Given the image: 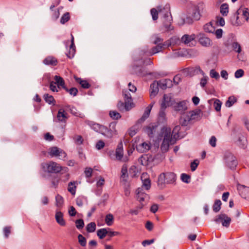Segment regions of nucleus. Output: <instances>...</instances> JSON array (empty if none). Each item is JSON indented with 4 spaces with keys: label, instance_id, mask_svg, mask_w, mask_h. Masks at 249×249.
Instances as JSON below:
<instances>
[{
    "label": "nucleus",
    "instance_id": "nucleus-7",
    "mask_svg": "<svg viewBox=\"0 0 249 249\" xmlns=\"http://www.w3.org/2000/svg\"><path fill=\"white\" fill-rule=\"evenodd\" d=\"M171 45V42L169 40L164 42L163 43L157 44L155 47L151 48L148 52V55H152L156 53L161 52L162 50L169 47Z\"/></svg>",
    "mask_w": 249,
    "mask_h": 249
},
{
    "label": "nucleus",
    "instance_id": "nucleus-55",
    "mask_svg": "<svg viewBox=\"0 0 249 249\" xmlns=\"http://www.w3.org/2000/svg\"><path fill=\"white\" fill-rule=\"evenodd\" d=\"M232 48L233 50L235 51L236 52H237L238 53H240L241 51V47L240 44L237 42H233L232 43Z\"/></svg>",
    "mask_w": 249,
    "mask_h": 249
},
{
    "label": "nucleus",
    "instance_id": "nucleus-4",
    "mask_svg": "<svg viewBox=\"0 0 249 249\" xmlns=\"http://www.w3.org/2000/svg\"><path fill=\"white\" fill-rule=\"evenodd\" d=\"M41 167L44 172L48 173L57 174L62 170V167L58 163L53 161L43 162Z\"/></svg>",
    "mask_w": 249,
    "mask_h": 249
},
{
    "label": "nucleus",
    "instance_id": "nucleus-12",
    "mask_svg": "<svg viewBox=\"0 0 249 249\" xmlns=\"http://www.w3.org/2000/svg\"><path fill=\"white\" fill-rule=\"evenodd\" d=\"M124 101H125V107L127 109H131L133 107V103L131 94L127 90L123 91Z\"/></svg>",
    "mask_w": 249,
    "mask_h": 249
},
{
    "label": "nucleus",
    "instance_id": "nucleus-24",
    "mask_svg": "<svg viewBox=\"0 0 249 249\" xmlns=\"http://www.w3.org/2000/svg\"><path fill=\"white\" fill-rule=\"evenodd\" d=\"M43 63L47 65L55 66L58 64L57 60L56 58L52 56H48L43 60Z\"/></svg>",
    "mask_w": 249,
    "mask_h": 249
},
{
    "label": "nucleus",
    "instance_id": "nucleus-26",
    "mask_svg": "<svg viewBox=\"0 0 249 249\" xmlns=\"http://www.w3.org/2000/svg\"><path fill=\"white\" fill-rule=\"evenodd\" d=\"M67 113L65 112L64 109L60 108L59 109L57 114V119L59 122H66L68 117Z\"/></svg>",
    "mask_w": 249,
    "mask_h": 249
},
{
    "label": "nucleus",
    "instance_id": "nucleus-5",
    "mask_svg": "<svg viewBox=\"0 0 249 249\" xmlns=\"http://www.w3.org/2000/svg\"><path fill=\"white\" fill-rule=\"evenodd\" d=\"M176 179V175L172 172H167L166 173H161L159 176L158 183L159 185L163 184L173 183Z\"/></svg>",
    "mask_w": 249,
    "mask_h": 249
},
{
    "label": "nucleus",
    "instance_id": "nucleus-64",
    "mask_svg": "<svg viewBox=\"0 0 249 249\" xmlns=\"http://www.w3.org/2000/svg\"><path fill=\"white\" fill-rule=\"evenodd\" d=\"M244 71L242 69H239L235 71L234 76L236 78H238L242 77L244 75Z\"/></svg>",
    "mask_w": 249,
    "mask_h": 249
},
{
    "label": "nucleus",
    "instance_id": "nucleus-62",
    "mask_svg": "<svg viewBox=\"0 0 249 249\" xmlns=\"http://www.w3.org/2000/svg\"><path fill=\"white\" fill-rule=\"evenodd\" d=\"M210 75L212 78H214L216 79H218L219 78V73L213 69L211 70Z\"/></svg>",
    "mask_w": 249,
    "mask_h": 249
},
{
    "label": "nucleus",
    "instance_id": "nucleus-2",
    "mask_svg": "<svg viewBox=\"0 0 249 249\" xmlns=\"http://www.w3.org/2000/svg\"><path fill=\"white\" fill-rule=\"evenodd\" d=\"M200 110L196 109L186 112L180 118L179 122L182 126H187L193 120H198L200 117Z\"/></svg>",
    "mask_w": 249,
    "mask_h": 249
},
{
    "label": "nucleus",
    "instance_id": "nucleus-3",
    "mask_svg": "<svg viewBox=\"0 0 249 249\" xmlns=\"http://www.w3.org/2000/svg\"><path fill=\"white\" fill-rule=\"evenodd\" d=\"M87 124L94 131L101 133L108 138H112L113 136V132L107 128V127L101 125L92 121H88Z\"/></svg>",
    "mask_w": 249,
    "mask_h": 249
},
{
    "label": "nucleus",
    "instance_id": "nucleus-42",
    "mask_svg": "<svg viewBox=\"0 0 249 249\" xmlns=\"http://www.w3.org/2000/svg\"><path fill=\"white\" fill-rule=\"evenodd\" d=\"M55 204L58 208H61L64 203V199L62 196L59 195H57L55 196Z\"/></svg>",
    "mask_w": 249,
    "mask_h": 249
},
{
    "label": "nucleus",
    "instance_id": "nucleus-60",
    "mask_svg": "<svg viewBox=\"0 0 249 249\" xmlns=\"http://www.w3.org/2000/svg\"><path fill=\"white\" fill-rule=\"evenodd\" d=\"M138 61H140L139 64L140 63L141 66L150 65L152 63V61L150 58H146L144 60H140Z\"/></svg>",
    "mask_w": 249,
    "mask_h": 249
},
{
    "label": "nucleus",
    "instance_id": "nucleus-33",
    "mask_svg": "<svg viewBox=\"0 0 249 249\" xmlns=\"http://www.w3.org/2000/svg\"><path fill=\"white\" fill-rule=\"evenodd\" d=\"M229 5L226 3H223L220 7V12L223 16H227L229 13Z\"/></svg>",
    "mask_w": 249,
    "mask_h": 249
},
{
    "label": "nucleus",
    "instance_id": "nucleus-23",
    "mask_svg": "<svg viewBox=\"0 0 249 249\" xmlns=\"http://www.w3.org/2000/svg\"><path fill=\"white\" fill-rule=\"evenodd\" d=\"M198 41L201 45L205 47H208L212 44V40L204 35H200Z\"/></svg>",
    "mask_w": 249,
    "mask_h": 249
},
{
    "label": "nucleus",
    "instance_id": "nucleus-9",
    "mask_svg": "<svg viewBox=\"0 0 249 249\" xmlns=\"http://www.w3.org/2000/svg\"><path fill=\"white\" fill-rule=\"evenodd\" d=\"M214 221L217 223H221L223 226L228 227L231 223V219L227 214L221 213L215 217Z\"/></svg>",
    "mask_w": 249,
    "mask_h": 249
},
{
    "label": "nucleus",
    "instance_id": "nucleus-21",
    "mask_svg": "<svg viewBox=\"0 0 249 249\" xmlns=\"http://www.w3.org/2000/svg\"><path fill=\"white\" fill-rule=\"evenodd\" d=\"M151 147L149 142H143L136 145V149L140 153H144L148 151Z\"/></svg>",
    "mask_w": 249,
    "mask_h": 249
},
{
    "label": "nucleus",
    "instance_id": "nucleus-63",
    "mask_svg": "<svg viewBox=\"0 0 249 249\" xmlns=\"http://www.w3.org/2000/svg\"><path fill=\"white\" fill-rule=\"evenodd\" d=\"M181 178L183 182L188 183L190 182V177L187 174H182L181 175Z\"/></svg>",
    "mask_w": 249,
    "mask_h": 249
},
{
    "label": "nucleus",
    "instance_id": "nucleus-17",
    "mask_svg": "<svg viewBox=\"0 0 249 249\" xmlns=\"http://www.w3.org/2000/svg\"><path fill=\"white\" fill-rule=\"evenodd\" d=\"M174 108L177 111L183 112L187 109V103L185 101L177 103L174 105Z\"/></svg>",
    "mask_w": 249,
    "mask_h": 249
},
{
    "label": "nucleus",
    "instance_id": "nucleus-16",
    "mask_svg": "<svg viewBox=\"0 0 249 249\" xmlns=\"http://www.w3.org/2000/svg\"><path fill=\"white\" fill-rule=\"evenodd\" d=\"M172 104V99L171 97L168 95L164 94L160 105L161 109L163 110L166 107L171 106Z\"/></svg>",
    "mask_w": 249,
    "mask_h": 249
},
{
    "label": "nucleus",
    "instance_id": "nucleus-38",
    "mask_svg": "<svg viewBox=\"0 0 249 249\" xmlns=\"http://www.w3.org/2000/svg\"><path fill=\"white\" fill-rule=\"evenodd\" d=\"M236 98L233 96H231L229 97L228 100L226 102L225 106L226 107H230L236 102Z\"/></svg>",
    "mask_w": 249,
    "mask_h": 249
},
{
    "label": "nucleus",
    "instance_id": "nucleus-50",
    "mask_svg": "<svg viewBox=\"0 0 249 249\" xmlns=\"http://www.w3.org/2000/svg\"><path fill=\"white\" fill-rule=\"evenodd\" d=\"M64 89L71 95L73 96H75L78 93V89L75 88H71L70 89H69L68 88L66 87Z\"/></svg>",
    "mask_w": 249,
    "mask_h": 249
},
{
    "label": "nucleus",
    "instance_id": "nucleus-47",
    "mask_svg": "<svg viewBox=\"0 0 249 249\" xmlns=\"http://www.w3.org/2000/svg\"><path fill=\"white\" fill-rule=\"evenodd\" d=\"M221 105L222 102L219 99H214L213 107L216 111H220Z\"/></svg>",
    "mask_w": 249,
    "mask_h": 249
},
{
    "label": "nucleus",
    "instance_id": "nucleus-11",
    "mask_svg": "<svg viewBox=\"0 0 249 249\" xmlns=\"http://www.w3.org/2000/svg\"><path fill=\"white\" fill-rule=\"evenodd\" d=\"M136 193L137 198L138 200L141 203V206L140 207V208L141 209L143 206L142 202L144 201L145 200L148 199L149 198V196L147 194L143 192V189L142 188H138L136 191Z\"/></svg>",
    "mask_w": 249,
    "mask_h": 249
},
{
    "label": "nucleus",
    "instance_id": "nucleus-52",
    "mask_svg": "<svg viewBox=\"0 0 249 249\" xmlns=\"http://www.w3.org/2000/svg\"><path fill=\"white\" fill-rule=\"evenodd\" d=\"M78 242L80 245L82 247H85L86 245L87 241L85 237L81 234H79L78 236Z\"/></svg>",
    "mask_w": 249,
    "mask_h": 249
},
{
    "label": "nucleus",
    "instance_id": "nucleus-25",
    "mask_svg": "<svg viewBox=\"0 0 249 249\" xmlns=\"http://www.w3.org/2000/svg\"><path fill=\"white\" fill-rule=\"evenodd\" d=\"M160 87L163 89L171 88L173 86V81L169 79H165L159 82Z\"/></svg>",
    "mask_w": 249,
    "mask_h": 249
},
{
    "label": "nucleus",
    "instance_id": "nucleus-10",
    "mask_svg": "<svg viewBox=\"0 0 249 249\" xmlns=\"http://www.w3.org/2000/svg\"><path fill=\"white\" fill-rule=\"evenodd\" d=\"M49 153L52 157L59 156L61 158H65L67 155L65 152L62 150H60L56 146L50 148L49 150Z\"/></svg>",
    "mask_w": 249,
    "mask_h": 249
},
{
    "label": "nucleus",
    "instance_id": "nucleus-35",
    "mask_svg": "<svg viewBox=\"0 0 249 249\" xmlns=\"http://www.w3.org/2000/svg\"><path fill=\"white\" fill-rule=\"evenodd\" d=\"M204 30L208 33H213L214 32V27L212 22H210L204 25Z\"/></svg>",
    "mask_w": 249,
    "mask_h": 249
},
{
    "label": "nucleus",
    "instance_id": "nucleus-43",
    "mask_svg": "<svg viewBox=\"0 0 249 249\" xmlns=\"http://www.w3.org/2000/svg\"><path fill=\"white\" fill-rule=\"evenodd\" d=\"M158 10L155 8H152L151 10V14L154 20H156L158 19V15L160 14L159 11L160 10L162 9V8H160V7H158Z\"/></svg>",
    "mask_w": 249,
    "mask_h": 249
},
{
    "label": "nucleus",
    "instance_id": "nucleus-41",
    "mask_svg": "<svg viewBox=\"0 0 249 249\" xmlns=\"http://www.w3.org/2000/svg\"><path fill=\"white\" fill-rule=\"evenodd\" d=\"M221 204L222 203L220 200H216L213 206V211L215 213L219 212L221 209Z\"/></svg>",
    "mask_w": 249,
    "mask_h": 249
},
{
    "label": "nucleus",
    "instance_id": "nucleus-49",
    "mask_svg": "<svg viewBox=\"0 0 249 249\" xmlns=\"http://www.w3.org/2000/svg\"><path fill=\"white\" fill-rule=\"evenodd\" d=\"M215 23L217 26H223L225 23L224 18L220 16L216 17Z\"/></svg>",
    "mask_w": 249,
    "mask_h": 249
},
{
    "label": "nucleus",
    "instance_id": "nucleus-13",
    "mask_svg": "<svg viewBox=\"0 0 249 249\" xmlns=\"http://www.w3.org/2000/svg\"><path fill=\"white\" fill-rule=\"evenodd\" d=\"M237 15H240L241 18L244 21H248L249 19V11L248 8L245 7H240L237 11Z\"/></svg>",
    "mask_w": 249,
    "mask_h": 249
},
{
    "label": "nucleus",
    "instance_id": "nucleus-27",
    "mask_svg": "<svg viewBox=\"0 0 249 249\" xmlns=\"http://www.w3.org/2000/svg\"><path fill=\"white\" fill-rule=\"evenodd\" d=\"M153 106V104L151 103L146 108L142 117L139 120H138V123H142L146 119H147L149 117Z\"/></svg>",
    "mask_w": 249,
    "mask_h": 249
},
{
    "label": "nucleus",
    "instance_id": "nucleus-56",
    "mask_svg": "<svg viewBox=\"0 0 249 249\" xmlns=\"http://www.w3.org/2000/svg\"><path fill=\"white\" fill-rule=\"evenodd\" d=\"M117 107L119 109L120 111H123L124 109L128 111L130 109H127L125 107V101L124 102V103L122 101H119L117 104Z\"/></svg>",
    "mask_w": 249,
    "mask_h": 249
},
{
    "label": "nucleus",
    "instance_id": "nucleus-48",
    "mask_svg": "<svg viewBox=\"0 0 249 249\" xmlns=\"http://www.w3.org/2000/svg\"><path fill=\"white\" fill-rule=\"evenodd\" d=\"M192 16L194 20H197L200 19V14L198 8H195L193 10Z\"/></svg>",
    "mask_w": 249,
    "mask_h": 249
},
{
    "label": "nucleus",
    "instance_id": "nucleus-54",
    "mask_svg": "<svg viewBox=\"0 0 249 249\" xmlns=\"http://www.w3.org/2000/svg\"><path fill=\"white\" fill-rule=\"evenodd\" d=\"M121 178H125L127 177V166L126 164L123 165L121 169Z\"/></svg>",
    "mask_w": 249,
    "mask_h": 249
},
{
    "label": "nucleus",
    "instance_id": "nucleus-31",
    "mask_svg": "<svg viewBox=\"0 0 249 249\" xmlns=\"http://www.w3.org/2000/svg\"><path fill=\"white\" fill-rule=\"evenodd\" d=\"M156 126L149 125L143 128L144 131L148 135L149 137H153L154 133L155 131Z\"/></svg>",
    "mask_w": 249,
    "mask_h": 249
},
{
    "label": "nucleus",
    "instance_id": "nucleus-14",
    "mask_svg": "<svg viewBox=\"0 0 249 249\" xmlns=\"http://www.w3.org/2000/svg\"><path fill=\"white\" fill-rule=\"evenodd\" d=\"M124 155V150L122 142L121 141L118 144L115 151V159L121 160Z\"/></svg>",
    "mask_w": 249,
    "mask_h": 249
},
{
    "label": "nucleus",
    "instance_id": "nucleus-45",
    "mask_svg": "<svg viewBox=\"0 0 249 249\" xmlns=\"http://www.w3.org/2000/svg\"><path fill=\"white\" fill-rule=\"evenodd\" d=\"M96 230V224L92 222L88 224L86 226V230L88 232H93Z\"/></svg>",
    "mask_w": 249,
    "mask_h": 249
},
{
    "label": "nucleus",
    "instance_id": "nucleus-6",
    "mask_svg": "<svg viewBox=\"0 0 249 249\" xmlns=\"http://www.w3.org/2000/svg\"><path fill=\"white\" fill-rule=\"evenodd\" d=\"M175 141L172 139L171 136L170 130H166L164 133V138L162 143L161 145V149L162 151L166 152L169 148L170 144H173Z\"/></svg>",
    "mask_w": 249,
    "mask_h": 249
},
{
    "label": "nucleus",
    "instance_id": "nucleus-53",
    "mask_svg": "<svg viewBox=\"0 0 249 249\" xmlns=\"http://www.w3.org/2000/svg\"><path fill=\"white\" fill-rule=\"evenodd\" d=\"M142 187H144L146 190H149L151 187V181L149 178H145L143 180Z\"/></svg>",
    "mask_w": 249,
    "mask_h": 249
},
{
    "label": "nucleus",
    "instance_id": "nucleus-51",
    "mask_svg": "<svg viewBox=\"0 0 249 249\" xmlns=\"http://www.w3.org/2000/svg\"><path fill=\"white\" fill-rule=\"evenodd\" d=\"M70 19V15L69 13L67 12L65 13L61 17L60 22L62 24H65Z\"/></svg>",
    "mask_w": 249,
    "mask_h": 249
},
{
    "label": "nucleus",
    "instance_id": "nucleus-57",
    "mask_svg": "<svg viewBox=\"0 0 249 249\" xmlns=\"http://www.w3.org/2000/svg\"><path fill=\"white\" fill-rule=\"evenodd\" d=\"M75 226L79 229H82L84 226V222L83 219H77L75 221Z\"/></svg>",
    "mask_w": 249,
    "mask_h": 249
},
{
    "label": "nucleus",
    "instance_id": "nucleus-46",
    "mask_svg": "<svg viewBox=\"0 0 249 249\" xmlns=\"http://www.w3.org/2000/svg\"><path fill=\"white\" fill-rule=\"evenodd\" d=\"M181 129V126L179 125L176 126L173 130V134L175 138H177L181 136L180 130Z\"/></svg>",
    "mask_w": 249,
    "mask_h": 249
},
{
    "label": "nucleus",
    "instance_id": "nucleus-1",
    "mask_svg": "<svg viewBox=\"0 0 249 249\" xmlns=\"http://www.w3.org/2000/svg\"><path fill=\"white\" fill-rule=\"evenodd\" d=\"M159 13L165 29L167 31L173 30V28L171 25L172 18L170 13V5L166 4L162 9L160 10Z\"/></svg>",
    "mask_w": 249,
    "mask_h": 249
},
{
    "label": "nucleus",
    "instance_id": "nucleus-18",
    "mask_svg": "<svg viewBox=\"0 0 249 249\" xmlns=\"http://www.w3.org/2000/svg\"><path fill=\"white\" fill-rule=\"evenodd\" d=\"M231 24L236 26H240L245 23L240 16L237 15L236 12L234 14L233 16L231 18Z\"/></svg>",
    "mask_w": 249,
    "mask_h": 249
},
{
    "label": "nucleus",
    "instance_id": "nucleus-39",
    "mask_svg": "<svg viewBox=\"0 0 249 249\" xmlns=\"http://www.w3.org/2000/svg\"><path fill=\"white\" fill-rule=\"evenodd\" d=\"M105 222L107 225L111 226L113 223L114 217L112 214H107L105 217Z\"/></svg>",
    "mask_w": 249,
    "mask_h": 249
},
{
    "label": "nucleus",
    "instance_id": "nucleus-37",
    "mask_svg": "<svg viewBox=\"0 0 249 249\" xmlns=\"http://www.w3.org/2000/svg\"><path fill=\"white\" fill-rule=\"evenodd\" d=\"M97 234L100 239H104L107 234V229L103 228L98 230L97 231Z\"/></svg>",
    "mask_w": 249,
    "mask_h": 249
},
{
    "label": "nucleus",
    "instance_id": "nucleus-40",
    "mask_svg": "<svg viewBox=\"0 0 249 249\" xmlns=\"http://www.w3.org/2000/svg\"><path fill=\"white\" fill-rule=\"evenodd\" d=\"M193 19L190 17H187L186 18H181L180 20L178 22V24L180 25H182L185 23L190 24L193 23Z\"/></svg>",
    "mask_w": 249,
    "mask_h": 249
},
{
    "label": "nucleus",
    "instance_id": "nucleus-19",
    "mask_svg": "<svg viewBox=\"0 0 249 249\" xmlns=\"http://www.w3.org/2000/svg\"><path fill=\"white\" fill-rule=\"evenodd\" d=\"M159 86L160 87L159 82H154L151 84L150 89V97L151 99L153 98L158 93Z\"/></svg>",
    "mask_w": 249,
    "mask_h": 249
},
{
    "label": "nucleus",
    "instance_id": "nucleus-59",
    "mask_svg": "<svg viewBox=\"0 0 249 249\" xmlns=\"http://www.w3.org/2000/svg\"><path fill=\"white\" fill-rule=\"evenodd\" d=\"M56 83L53 81H51L49 85V88L50 90L53 92H58V88L56 86Z\"/></svg>",
    "mask_w": 249,
    "mask_h": 249
},
{
    "label": "nucleus",
    "instance_id": "nucleus-8",
    "mask_svg": "<svg viewBox=\"0 0 249 249\" xmlns=\"http://www.w3.org/2000/svg\"><path fill=\"white\" fill-rule=\"evenodd\" d=\"M225 162L227 166L231 169H235L238 162L235 157L231 153H229L225 156Z\"/></svg>",
    "mask_w": 249,
    "mask_h": 249
},
{
    "label": "nucleus",
    "instance_id": "nucleus-61",
    "mask_svg": "<svg viewBox=\"0 0 249 249\" xmlns=\"http://www.w3.org/2000/svg\"><path fill=\"white\" fill-rule=\"evenodd\" d=\"M44 138L46 141H52L54 140V136L51 135L50 133L47 132L44 135Z\"/></svg>",
    "mask_w": 249,
    "mask_h": 249
},
{
    "label": "nucleus",
    "instance_id": "nucleus-29",
    "mask_svg": "<svg viewBox=\"0 0 249 249\" xmlns=\"http://www.w3.org/2000/svg\"><path fill=\"white\" fill-rule=\"evenodd\" d=\"M56 222L60 226H64L66 225V222L63 218V214L61 212H56L55 215Z\"/></svg>",
    "mask_w": 249,
    "mask_h": 249
},
{
    "label": "nucleus",
    "instance_id": "nucleus-58",
    "mask_svg": "<svg viewBox=\"0 0 249 249\" xmlns=\"http://www.w3.org/2000/svg\"><path fill=\"white\" fill-rule=\"evenodd\" d=\"M109 115L113 119H118L121 117L120 114L116 111H110Z\"/></svg>",
    "mask_w": 249,
    "mask_h": 249
},
{
    "label": "nucleus",
    "instance_id": "nucleus-30",
    "mask_svg": "<svg viewBox=\"0 0 249 249\" xmlns=\"http://www.w3.org/2000/svg\"><path fill=\"white\" fill-rule=\"evenodd\" d=\"M54 79L55 81L54 82L57 84L58 89L62 88L64 89H65L66 87L65 86V81L62 77L60 76L55 75L54 77Z\"/></svg>",
    "mask_w": 249,
    "mask_h": 249
},
{
    "label": "nucleus",
    "instance_id": "nucleus-44",
    "mask_svg": "<svg viewBox=\"0 0 249 249\" xmlns=\"http://www.w3.org/2000/svg\"><path fill=\"white\" fill-rule=\"evenodd\" d=\"M44 98L46 102L48 103L49 104H54L55 103L53 97L48 94H45L44 95Z\"/></svg>",
    "mask_w": 249,
    "mask_h": 249
},
{
    "label": "nucleus",
    "instance_id": "nucleus-36",
    "mask_svg": "<svg viewBox=\"0 0 249 249\" xmlns=\"http://www.w3.org/2000/svg\"><path fill=\"white\" fill-rule=\"evenodd\" d=\"M76 182H70L69 183L68 190L71 195H74L76 192V186L75 185Z\"/></svg>",
    "mask_w": 249,
    "mask_h": 249
},
{
    "label": "nucleus",
    "instance_id": "nucleus-20",
    "mask_svg": "<svg viewBox=\"0 0 249 249\" xmlns=\"http://www.w3.org/2000/svg\"><path fill=\"white\" fill-rule=\"evenodd\" d=\"M71 44L69 47V52L66 53L67 56L69 58H72L74 56L76 52V48L74 43V37L72 34H71Z\"/></svg>",
    "mask_w": 249,
    "mask_h": 249
},
{
    "label": "nucleus",
    "instance_id": "nucleus-15",
    "mask_svg": "<svg viewBox=\"0 0 249 249\" xmlns=\"http://www.w3.org/2000/svg\"><path fill=\"white\" fill-rule=\"evenodd\" d=\"M237 189L240 196L244 198H247L249 196V187L243 185H238Z\"/></svg>",
    "mask_w": 249,
    "mask_h": 249
},
{
    "label": "nucleus",
    "instance_id": "nucleus-22",
    "mask_svg": "<svg viewBox=\"0 0 249 249\" xmlns=\"http://www.w3.org/2000/svg\"><path fill=\"white\" fill-rule=\"evenodd\" d=\"M141 123H138V121H137L135 125L128 129L127 132L130 137H133L138 133L141 127Z\"/></svg>",
    "mask_w": 249,
    "mask_h": 249
},
{
    "label": "nucleus",
    "instance_id": "nucleus-28",
    "mask_svg": "<svg viewBox=\"0 0 249 249\" xmlns=\"http://www.w3.org/2000/svg\"><path fill=\"white\" fill-rule=\"evenodd\" d=\"M196 38V35L192 34L191 35H184L181 38V41L186 45L190 46V43L194 41Z\"/></svg>",
    "mask_w": 249,
    "mask_h": 249
},
{
    "label": "nucleus",
    "instance_id": "nucleus-32",
    "mask_svg": "<svg viewBox=\"0 0 249 249\" xmlns=\"http://www.w3.org/2000/svg\"><path fill=\"white\" fill-rule=\"evenodd\" d=\"M74 79L75 81L79 83L82 88L84 89H89L90 88V85L87 80H82L80 78H78L76 76H74Z\"/></svg>",
    "mask_w": 249,
    "mask_h": 249
},
{
    "label": "nucleus",
    "instance_id": "nucleus-34",
    "mask_svg": "<svg viewBox=\"0 0 249 249\" xmlns=\"http://www.w3.org/2000/svg\"><path fill=\"white\" fill-rule=\"evenodd\" d=\"M65 107L69 110L70 112L73 115L77 117H80L81 114L78 111L76 108L74 106L67 105Z\"/></svg>",
    "mask_w": 249,
    "mask_h": 249
}]
</instances>
